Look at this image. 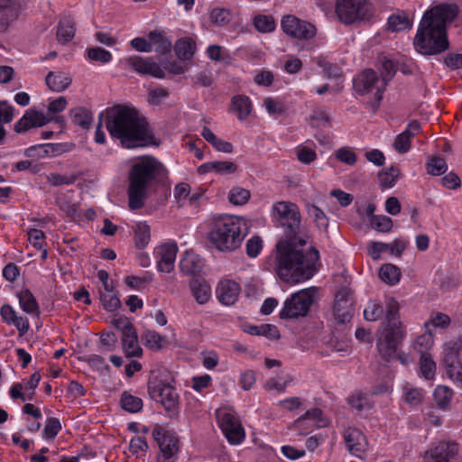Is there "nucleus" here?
Segmentation results:
<instances>
[{"label": "nucleus", "instance_id": "de8ad7c7", "mask_svg": "<svg viewBox=\"0 0 462 462\" xmlns=\"http://www.w3.org/2000/svg\"><path fill=\"white\" fill-rule=\"evenodd\" d=\"M14 116V108L6 101H0V143L4 140L5 131L3 125L10 123Z\"/></svg>", "mask_w": 462, "mask_h": 462}, {"label": "nucleus", "instance_id": "2f4dec72", "mask_svg": "<svg viewBox=\"0 0 462 462\" xmlns=\"http://www.w3.org/2000/svg\"><path fill=\"white\" fill-rule=\"evenodd\" d=\"M232 108L236 113L239 120H245L251 114L253 106L248 97L241 95L235 96L232 98Z\"/></svg>", "mask_w": 462, "mask_h": 462}, {"label": "nucleus", "instance_id": "7c9ffc66", "mask_svg": "<svg viewBox=\"0 0 462 462\" xmlns=\"http://www.w3.org/2000/svg\"><path fill=\"white\" fill-rule=\"evenodd\" d=\"M201 135L217 151L231 153L234 150L233 144L229 142L218 138L208 127L204 126Z\"/></svg>", "mask_w": 462, "mask_h": 462}, {"label": "nucleus", "instance_id": "423d86ee", "mask_svg": "<svg viewBox=\"0 0 462 462\" xmlns=\"http://www.w3.org/2000/svg\"><path fill=\"white\" fill-rule=\"evenodd\" d=\"M242 218L225 215L214 219L209 233L210 242L221 252H232L239 248L245 238Z\"/></svg>", "mask_w": 462, "mask_h": 462}, {"label": "nucleus", "instance_id": "c85d7f7f", "mask_svg": "<svg viewBox=\"0 0 462 462\" xmlns=\"http://www.w3.org/2000/svg\"><path fill=\"white\" fill-rule=\"evenodd\" d=\"M21 309L30 315H38L39 305L33 294L28 289H23L17 293Z\"/></svg>", "mask_w": 462, "mask_h": 462}, {"label": "nucleus", "instance_id": "8fccbe9b", "mask_svg": "<svg viewBox=\"0 0 462 462\" xmlns=\"http://www.w3.org/2000/svg\"><path fill=\"white\" fill-rule=\"evenodd\" d=\"M450 318L442 312L432 313L430 319L425 322L424 327L426 330H430V327L435 328L445 329L450 325Z\"/></svg>", "mask_w": 462, "mask_h": 462}, {"label": "nucleus", "instance_id": "bf43d9fd", "mask_svg": "<svg viewBox=\"0 0 462 462\" xmlns=\"http://www.w3.org/2000/svg\"><path fill=\"white\" fill-rule=\"evenodd\" d=\"M231 19L230 12L225 8H214L210 13V20L217 26H224Z\"/></svg>", "mask_w": 462, "mask_h": 462}, {"label": "nucleus", "instance_id": "6e6552de", "mask_svg": "<svg viewBox=\"0 0 462 462\" xmlns=\"http://www.w3.org/2000/svg\"><path fill=\"white\" fill-rule=\"evenodd\" d=\"M317 298L318 289L316 287H309L291 294L283 302L280 318L293 319L307 316Z\"/></svg>", "mask_w": 462, "mask_h": 462}, {"label": "nucleus", "instance_id": "09e8293b", "mask_svg": "<svg viewBox=\"0 0 462 462\" xmlns=\"http://www.w3.org/2000/svg\"><path fill=\"white\" fill-rule=\"evenodd\" d=\"M388 29L392 32H401L411 26V23L405 14H392L387 21Z\"/></svg>", "mask_w": 462, "mask_h": 462}, {"label": "nucleus", "instance_id": "9d476101", "mask_svg": "<svg viewBox=\"0 0 462 462\" xmlns=\"http://www.w3.org/2000/svg\"><path fill=\"white\" fill-rule=\"evenodd\" d=\"M152 437L160 449L157 462H175L179 452L178 437L174 433L165 430L160 425L153 428Z\"/></svg>", "mask_w": 462, "mask_h": 462}, {"label": "nucleus", "instance_id": "393cba45", "mask_svg": "<svg viewBox=\"0 0 462 462\" xmlns=\"http://www.w3.org/2000/svg\"><path fill=\"white\" fill-rule=\"evenodd\" d=\"M202 267L203 263L201 258L192 252H186L180 262V271L187 275L196 274L201 272Z\"/></svg>", "mask_w": 462, "mask_h": 462}, {"label": "nucleus", "instance_id": "4be33fe9", "mask_svg": "<svg viewBox=\"0 0 462 462\" xmlns=\"http://www.w3.org/2000/svg\"><path fill=\"white\" fill-rule=\"evenodd\" d=\"M420 132V125L416 121L411 122L406 129L398 134L394 140L393 147L399 153H406L411 148V140Z\"/></svg>", "mask_w": 462, "mask_h": 462}, {"label": "nucleus", "instance_id": "c756f323", "mask_svg": "<svg viewBox=\"0 0 462 462\" xmlns=\"http://www.w3.org/2000/svg\"><path fill=\"white\" fill-rule=\"evenodd\" d=\"M75 36V23L69 17L62 18L57 27V39L60 43L70 42Z\"/></svg>", "mask_w": 462, "mask_h": 462}, {"label": "nucleus", "instance_id": "6ab92c4d", "mask_svg": "<svg viewBox=\"0 0 462 462\" xmlns=\"http://www.w3.org/2000/svg\"><path fill=\"white\" fill-rule=\"evenodd\" d=\"M240 291V286L236 282L224 280L217 284L216 294L221 304L231 306L237 301Z\"/></svg>", "mask_w": 462, "mask_h": 462}, {"label": "nucleus", "instance_id": "b1692460", "mask_svg": "<svg viewBox=\"0 0 462 462\" xmlns=\"http://www.w3.org/2000/svg\"><path fill=\"white\" fill-rule=\"evenodd\" d=\"M122 335V346L126 357H140L143 355L135 328Z\"/></svg>", "mask_w": 462, "mask_h": 462}, {"label": "nucleus", "instance_id": "473e14b6", "mask_svg": "<svg viewBox=\"0 0 462 462\" xmlns=\"http://www.w3.org/2000/svg\"><path fill=\"white\" fill-rule=\"evenodd\" d=\"M453 390L445 385H438L433 393L434 401L437 406L444 411L449 410L453 398Z\"/></svg>", "mask_w": 462, "mask_h": 462}, {"label": "nucleus", "instance_id": "680f3d73", "mask_svg": "<svg viewBox=\"0 0 462 462\" xmlns=\"http://www.w3.org/2000/svg\"><path fill=\"white\" fill-rule=\"evenodd\" d=\"M30 244L37 250L43 249L46 245L45 235L42 230L31 228L27 232Z\"/></svg>", "mask_w": 462, "mask_h": 462}, {"label": "nucleus", "instance_id": "a19ab883", "mask_svg": "<svg viewBox=\"0 0 462 462\" xmlns=\"http://www.w3.org/2000/svg\"><path fill=\"white\" fill-rule=\"evenodd\" d=\"M121 407L130 413H135L142 410L143 401L141 398L134 396L127 392H124L120 399Z\"/></svg>", "mask_w": 462, "mask_h": 462}, {"label": "nucleus", "instance_id": "4c0bfd02", "mask_svg": "<svg viewBox=\"0 0 462 462\" xmlns=\"http://www.w3.org/2000/svg\"><path fill=\"white\" fill-rule=\"evenodd\" d=\"M434 345V336L431 330H426V332L419 336L413 345L414 349L420 355H430V350Z\"/></svg>", "mask_w": 462, "mask_h": 462}, {"label": "nucleus", "instance_id": "2eb2a0df", "mask_svg": "<svg viewBox=\"0 0 462 462\" xmlns=\"http://www.w3.org/2000/svg\"><path fill=\"white\" fill-rule=\"evenodd\" d=\"M344 441L349 453L363 458L368 447L366 437L357 428L348 427L343 433Z\"/></svg>", "mask_w": 462, "mask_h": 462}, {"label": "nucleus", "instance_id": "aec40b11", "mask_svg": "<svg viewBox=\"0 0 462 462\" xmlns=\"http://www.w3.org/2000/svg\"><path fill=\"white\" fill-rule=\"evenodd\" d=\"M457 451V445L449 442H439L426 452L425 462H449Z\"/></svg>", "mask_w": 462, "mask_h": 462}, {"label": "nucleus", "instance_id": "9b49d317", "mask_svg": "<svg viewBox=\"0 0 462 462\" xmlns=\"http://www.w3.org/2000/svg\"><path fill=\"white\" fill-rule=\"evenodd\" d=\"M386 87V79H381L373 69H365L354 79V88L361 95H372L380 101Z\"/></svg>", "mask_w": 462, "mask_h": 462}, {"label": "nucleus", "instance_id": "13d9d810", "mask_svg": "<svg viewBox=\"0 0 462 462\" xmlns=\"http://www.w3.org/2000/svg\"><path fill=\"white\" fill-rule=\"evenodd\" d=\"M263 106L270 116H280L285 112L284 104L272 97L263 99Z\"/></svg>", "mask_w": 462, "mask_h": 462}, {"label": "nucleus", "instance_id": "0e129e2a", "mask_svg": "<svg viewBox=\"0 0 462 462\" xmlns=\"http://www.w3.org/2000/svg\"><path fill=\"white\" fill-rule=\"evenodd\" d=\"M336 158L347 165H354L356 162V154L350 147H341L335 152Z\"/></svg>", "mask_w": 462, "mask_h": 462}, {"label": "nucleus", "instance_id": "7ed1b4c3", "mask_svg": "<svg viewBox=\"0 0 462 462\" xmlns=\"http://www.w3.org/2000/svg\"><path fill=\"white\" fill-rule=\"evenodd\" d=\"M457 14L456 5H439L424 13L413 38L417 52L426 56L437 55L448 49L447 24Z\"/></svg>", "mask_w": 462, "mask_h": 462}, {"label": "nucleus", "instance_id": "bb28decb", "mask_svg": "<svg viewBox=\"0 0 462 462\" xmlns=\"http://www.w3.org/2000/svg\"><path fill=\"white\" fill-rule=\"evenodd\" d=\"M148 38L150 43H152V51H155V52L167 54L171 51V41L163 32L158 30L152 31L149 32Z\"/></svg>", "mask_w": 462, "mask_h": 462}, {"label": "nucleus", "instance_id": "603ef678", "mask_svg": "<svg viewBox=\"0 0 462 462\" xmlns=\"http://www.w3.org/2000/svg\"><path fill=\"white\" fill-rule=\"evenodd\" d=\"M61 423L58 418L50 417L45 421V426L42 431V438L44 439H53L60 431Z\"/></svg>", "mask_w": 462, "mask_h": 462}, {"label": "nucleus", "instance_id": "37998d69", "mask_svg": "<svg viewBox=\"0 0 462 462\" xmlns=\"http://www.w3.org/2000/svg\"><path fill=\"white\" fill-rule=\"evenodd\" d=\"M251 198L249 189L240 186L233 187L228 192V201L235 206H243L248 202Z\"/></svg>", "mask_w": 462, "mask_h": 462}, {"label": "nucleus", "instance_id": "864d4df0", "mask_svg": "<svg viewBox=\"0 0 462 462\" xmlns=\"http://www.w3.org/2000/svg\"><path fill=\"white\" fill-rule=\"evenodd\" d=\"M142 338L144 345L152 350H159L162 347L163 337L154 330L145 331Z\"/></svg>", "mask_w": 462, "mask_h": 462}, {"label": "nucleus", "instance_id": "a878e982", "mask_svg": "<svg viewBox=\"0 0 462 462\" xmlns=\"http://www.w3.org/2000/svg\"><path fill=\"white\" fill-rule=\"evenodd\" d=\"M46 85L55 92L64 91L71 83V78L65 72L51 71L45 78Z\"/></svg>", "mask_w": 462, "mask_h": 462}, {"label": "nucleus", "instance_id": "69168bd1", "mask_svg": "<svg viewBox=\"0 0 462 462\" xmlns=\"http://www.w3.org/2000/svg\"><path fill=\"white\" fill-rule=\"evenodd\" d=\"M291 381L289 377H274L266 382L265 388L269 391L274 390L278 393H284Z\"/></svg>", "mask_w": 462, "mask_h": 462}, {"label": "nucleus", "instance_id": "79ce46f5", "mask_svg": "<svg viewBox=\"0 0 462 462\" xmlns=\"http://www.w3.org/2000/svg\"><path fill=\"white\" fill-rule=\"evenodd\" d=\"M420 375L426 380H432L436 374V363L431 355L420 356Z\"/></svg>", "mask_w": 462, "mask_h": 462}, {"label": "nucleus", "instance_id": "c9c22d12", "mask_svg": "<svg viewBox=\"0 0 462 462\" xmlns=\"http://www.w3.org/2000/svg\"><path fill=\"white\" fill-rule=\"evenodd\" d=\"M348 404L358 411L369 410L373 407V402L367 393L355 392L348 397Z\"/></svg>", "mask_w": 462, "mask_h": 462}, {"label": "nucleus", "instance_id": "f704fd0d", "mask_svg": "<svg viewBox=\"0 0 462 462\" xmlns=\"http://www.w3.org/2000/svg\"><path fill=\"white\" fill-rule=\"evenodd\" d=\"M401 275L400 269L392 263L383 264L379 271L381 280L389 285L397 284L400 282Z\"/></svg>", "mask_w": 462, "mask_h": 462}, {"label": "nucleus", "instance_id": "5fc2aeb1", "mask_svg": "<svg viewBox=\"0 0 462 462\" xmlns=\"http://www.w3.org/2000/svg\"><path fill=\"white\" fill-rule=\"evenodd\" d=\"M383 313V308L376 301H369L364 310V318L367 321L378 320Z\"/></svg>", "mask_w": 462, "mask_h": 462}, {"label": "nucleus", "instance_id": "f257e3e1", "mask_svg": "<svg viewBox=\"0 0 462 462\" xmlns=\"http://www.w3.org/2000/svg\"><path fill=\"white\" fill-rule=\"evenodd\" d=\"M272 217L290 236L276 245V271L282 280L299 283L310 279L317 271L319 252L307 247L306 236L300 234V214L296 204L278 201L272 207Z\"/></svg>", "mask_w": 462, "mask_h": 462}, {"label": "nucleus", "instance_id": "e2e57ef3", "mask_svg": "<svg viewBox=\"0 0 462 462\" xmlns=\"http://www.w3.org/2000/svg\"><path fill=\"white\" fill-rule=\"evenodd\" d=\"M296 155L297 159L304 164H310L317 159L316 152L313 149L304 145H299L296 148Z\"/></svg>", "mask_w": 462, "mask_h": 462}, {"label": "nucleus", "instance_id": "e433bc0d", "mask_svg": "<svg viewBox=\"0 0 462 462\" xmlns=\"http://www.w3.org/2000/svg\"><path fill=\"white\" fill-rule=\"evenodd\" d=\"M17 16V11L12 0H0V28L5 29L9 21Z\"/></svg>", "mask_w": 462, "mask_h": 462}, {"label": "nucleus", "instance_id": "c03bdc74", "mask_svg": "<svg viewBox=\"0 0 462 462\" xmlns=\"http://www.w3.org/2000/svg\"><path fill=\"white\" fill-rule=\"evenodd\" d=\"M399 173V170L393 166L383 170L378 175L380 187L383 189L393 187L397 181Z\"/></svg>", "mask_w": 462, "mask_h": 462}, {"label": "nucleus", "instance_id": "72a5a7b5", "mask_svg": "<svg viewBox=\"0 0 462 462\" xmlns=\"http://www.w3.org/2000/svg\"><path fill=\"white\" fill-rule=\"evenodd\" d=\"M424 391L409 383L402 386L403 401L410 406H418L424 400Z\"/></svg>", "mask_w": 462, "mask_h": 462}, {"label": "nucleus", "instance_id": "052dcab7", "mask_svg": "<svg viewBox=\"0 0 462 462\" xmlns=\"http://www.w3.org/2000/svg\"><path fill=\"white\" fill-rule=\"evenodd\" d=\"M76 180L77 176L75 174L51 173L47 176L48 182L53 186L70 185Z\"/></svg>", "mask_w": 462, "mask_h": 462}, {"label": "nucleus", "instance_id": "ddd939ff", "mask_svg": "<svg viewBox=\"0 0 462 462\" xmlns=\"http://www.w3.org/2000/svg\"><path fill=\"white\" fill-rule=\"evenodd\" d=\"M282 31L291 38L297 40H310L316 35V27L307 21L299 19L294 15H286L282 19Z\"/></svg>", "mask_w": 462, "mask_h": 462}, {"label": "nucleus", "instance_id": "1a4fd4ad", "mask_svg": "<svg viewBox=\"0 0 462 462\" xmlns=\"http://www.w3.org/2000/svg\"><path fill=\"white\" fill-rule=\"evenodd\" d=\"M218 426L231 445L241 444L245 438V432L234 412L228 409L223 408L216 411Z\"/></svg>", "mask_w": 462, "mask_h": 462}, {"label": "nucleus", "instance_id": "4d7b16f0", "mask_svg": "<svg viewBox=\"0 0 462 462\" xmlns=\"http://www.w3.org/2000/svg\"><path fill=\"white\" fill-rule=\"evenodd\" d=\"M461 350V343L458 341H448L443 346L444 363L457 361Z\"/></svg>", "mask_w": 462, "mask_h": 462}, {"label": "nucleus", "instance_id": "49530a36", "mask_svg": "<svg viewBox=\"0 0 462 462\" xmlns=\"http://www.w3.org/2000/svg\"><path fill=\"white\" fill-rule=\"evenodd\" d=\"M86 53L87 58L92 62L106 64L112 60L111 52L100 47L88 48Z\"/></svg>", "mask_w": 462, "mask_h": 462}, {"label": "nucleus", "instance_id": "6e6d98bb", "mask_svg": "<svg viewBox=\"0 0 462 462\" xmlns=\"http://www.w3.org/2000/svg\"><path fill=\"white\" fill-rule=\"evenodd\" d=\"M426 168L429 174L439 176L447 171L448 165L444 159L440 157H433L429 160Z\"/></svg>", "mask_w": 462, "mask_h": 462}, {"label": "nucleus", "instance_id": "5701e85b", "mask_svg": "<svg viewBox=\"0 0 462 462\" xmlns=\"http://www.w3.org/2000/svg\"><path fill=\"white\" fill-rule=\"evenodd\" d=\"M189 289L196 302L199 305L206 304L211 298V288L203 279H192L189 282Z\"/></svg>", "mask_w": 462, "mask_h": 462}, {"label": "nucleus", "instance_id": "3c124183", "mask_svg": "<svg viewBox=\"0 0 462 462\" xmlns=\"http://www.w3.org/2000/svg\"><path fill=\"white\" fill-rule=\"evenodd\" d=\"M445 368L446 373L449 379L457 386L461 387L462 385V365L461 363L457 361L446 362Z\"/></svg>", "mask_w": 462, "mask_h": 462}, {"label": "nucleus", "instance_id": "dca6fc26", "mask_svg": "<svg viewBox=\"0 0 462 462\" xmlns=\"http://www.w3.org/2000/svg\"><path fill=\"white\" fill-rule=\"evenodd\" d=\"M157 267L160 272L169 273L174 268L178 245L173 241L162 244L155 249Z\"/></svg>", "mask_w": 462, "mask_h": 462}, {"label": "nucleus", "instance_id": "cd10ccee", "mask_svg": "<svg viewBox=\"0 0 462 462\" xmlns=\"http://www.w3.org/2000/svg\"><path fill=\"white\" fill-rule=\"evenodd\" d=\"M177 57L182 60H189L196 51V42L190 37L179 39L174 44Z\"/></svg>", "mask_w": 462, "mask_h": 462}, {"label": "nucleus", "instance_id": "20e7f679", "mask_svg": "<svg viewBox=\"0 0 462 462\" xmlns=\"http://www.w3.org/2000/svg\"><path fill=\"white\" fill-rule=\"evenodd\" d=\"M164 174L163 165L152 156H144L134 161L129 171L128 205L131 209L143 207L149 189L153 182Z\"/></svg>", "mask_w": 462, "mask_h": 462}, {"label": "nucleus", "instance_id": "f3484780", "mask_svg": "<svg viewBox=\"0 0 462 462\" xmlns=\"http://www.w3.org/2000/svg\"><path fill=\"white\" fill-rule=\"evenodd\" d=\"M51 120V118L48 115H44L36 109H29L15 123L14 131L16 133H23L32 128L43 126Z\"/></svg>", "mask_w": 462, "mask_h": 462}, {"label": "nucleus", "instance_id": "a211bd4d", "mask_svg": "<svg viewBox=\"0 0 462 462\" xmlns=\"http://www.w3.org/2000/svg\"><path fill=\"white\" fill-rule=\"evenodd\" d=\"M354 300L347 291H340L336 295L334 316L338 323L349 322L353 317Z\"/></svg>", "mask_w": 462, "mask_h": 462}, {"label": "nucleus", "instance_id": "338daca9", "mask_svg": "<svg viewBox=\"0 0 462 462\" xmlns=\"http://www.w3.org/2000/svg\"><path fill=\"white\" fill-rule=\"evenodd\" d=\"M129 448L134 455L139 457L147 452L148 444L144 438L136 436L131 439Z\"/></svg>", "mask_w": 462, "mask_h": 462}, {"label": "nucleus", "instance_id": "39448f33", "mask_svg": "<svg viewBox=\"0 0 462 462\" xmlns=\"http://www.w3.org/2000/svg\"><path fill=\"white\" fill-rule=\"evenodd\" d=\"M384 321L376 333V348L380 357L385 362L395 359L398 346L406 336L402 322L398 319L399 304L392 298L386 300Z\"/></svg>", "mask_w": 462, "mask_h": 462}, {"label": "nucleus", "instance_id": "4468645a", "mask_svg": "<svg viewBox=\"0 0 462 462\" xmlns=\"http://www.w3.org/2000/svg\"><path fill=\"white\" fill-rule=\"evenodd\" d=\"M149 394L155 402H160L166 410L171 411L178 404V393L169 383L157 381L150 383Z\"/></svg>", "mask_w": 462, "mask_h": 462}, {"label": "nucleus", "instance_id": "774afa93", "mask_svg": "<svg viewBox=\"0 0 462 462\" xmlns=\"http://www.w3.org/2000/svg\"><path fill=\"white\" fill-rule=\"evenodd\" d=\"M100 299L103 304V307L107 311H115L121 307V302L118 297L112 293H101Z\"/></svg>", "mask_w": 462, "mask_h": 462}, {"label": "nucleus", "instance_id": "ea45409f", "mask_svg": "<svg viewBox=\"0 0 462 462\" xmlns=\"http://www.w3.org/2000/svg\"><path fill=\"white\" fill-rule=\"evenodd\" d=\"M135 245L144 248L151 240V229L146 222H138L134 226Z\"/></svg>", "mask_w": 462, "mask_h": 462}, {"label": "nucleus", "instance_id": "58836bf2", "mask_svg": "<svg viewBox=\"0 0 462 462\" xmlns=\"http://www.w3.org/2000/svg\"><path fill=\"white\" fill-rule=\"evenodd\" d=\"M70 116L73 123L82 128H88L93 120L91 111L81 106L71 109Z\"/></svg>", "mask_w": 462, "mask_h": 462}, {"label": "nucleus", "instance_id": "f03ea898", "mask_svg": "<svg viewBox=\"0 0 462 462\" xmlns=\"http://www.w3.org/2000/svg\"><path fill=\"white\" fill-rule=\"evenodd\" d=\"M106 128L123 147L131 149L153 143V133L146 118L134 107L116 105L106 109Z\"/></svg>", "mask_w": 462, "mask_h": 462}, {"label": "nucleus", "instance_id": "0eeeda50", "mask_svg": "<svg viewBox=\"0 0 462 462\" xmlns=\"http://www.w3.org/2000/svg\"><path fill=\"white\" fill-rule=\"evenodd\" d=\"M335 12L342 23L351 25L370 21L374 6L371 0H336Z\"/></svg>", "mask_w": 462, "mask_h": 462}, {"label": "nucleus", "instance_id": "a18cd8bd", "mask_svg": "<svg viewBox=\"0 0 462 462\" xmlns=\"http://www.w3.org/2000/svg\"><path fill=\"white\" fill-rule=\"evenodd\" d=\"M254 28L262 32L267 33L273 32L276 28V23L272 15L257 14L254 17Z\"/></svg>", "mask_w": 462, "mask_h": 462}, {"label": "nucleus", "instance_id": "f8f14e48", "mask_svg": "<svg viewBox=\"0 0 462 462\" xmlns=\"http://www.w3.org/2000/svg\"><path fill=\"white\" fill-rule=\"evenodd\" d=\"M120 63L140 75H149L156 79H163L165 76L161 66L151 57L132 55L123 58Z\"/></svg>", "mask_w": 462, "mask_h": 462}, {"label": "nucleus", "instance_id": "412c9836", "mask_svg": "<svg viewBox=\"0 0 462 462\" xmlns=\"http://www.w3.org/2000/svg\"><path fill=\"white\" fill-rule=\"evenodd\" d=\"M237 171V165L230 161H212L208 162L198 168L199 174L204 175L214 172L218 175H227L235 173Z\"/></svg>", "mask_w": 462, "mask_h": 462}]
</instances>
